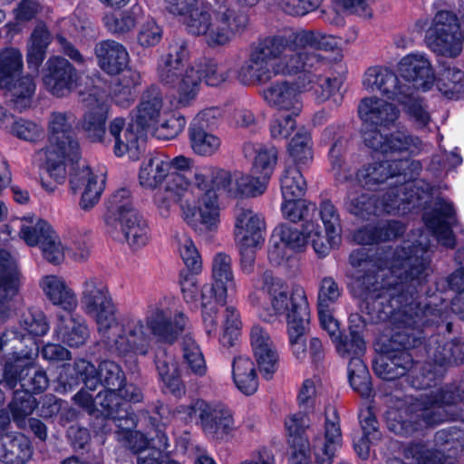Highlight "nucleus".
<instances>
[{"label": "nucleus", "instance_id": "nucleus-1", "mask_svg": "<svg viewBox=\"0 0 464 464\" xmlns=\"http://www.w3.org/2000/svg\"><path fill=\"white\" fill-rule=\"evenodd\" d=\"M423 294L414 295L413 310L409 312L411 333L420 337V344L415 350L417 357L425 353L426 362L420 366V376H414L412 385L417 390L432 388L413 399L407 395L403 405L392 408L386 412L389 430L396 435L409 437L422 433L424 430L439 425L450 419L447 406L456 404L461 399L454 386L436 387L437 381L450 367L464 361V352L459 341H447L445 336L433 334V325L439 331L450 332L451 323L436 304L426 303Z\"/></svg>", "mask_w": 464, "mask_h": 464}, {"label": "nucleus", "instance_id": "nucleus-2", "mask_svg": "<svg viewBox=\"0 0 464 464\" xmlns=\"http://www.w3.org/2000/svg\"><path fill=\"white\" fill-rule=\"evenodd\" d=\"M338 43L334 36L320 31L299 30L266 36L251 45L247 59L238 67L239 82L249 85L264 84L277 75H298V85L313 92L317 102L333 99L335 106L342 102V81L324 76L332 62L319 51H334Z\"/></svg>", "mask_w": 464, "mask_h": 464}, {"label": "nucleus", "instance_id": "nucleus-3", "mask_svg": "<svg viewBox=\"0 0 464 464\" xmlns=\"http://www.w3.org/2000/svg\"><path fill=\"white\" fill-rule=\"evenodd\" d=\"M81 305L82 311L95 320L105 349L126 361L149 353L150 334L160 342L173 343L188 323L182 312L172 315L169 308L159 304L148 306L145 322L134 314H126L117 320L116 307L108 286L96 276L82 283Z\"/></svg>", "mask_w": 464, "mask_h": 464}, {"label": "nucleus", "instance_id": "nucleus-4", "mask_svg": "<svg viewBox=\"0 0 464 464\" xmlns=\"http://www.w3.org/2000/svg\"><path fill=\"white\" fill-rule=\"evenodd\" d=\"M429 242L421 232L418 239L404 240L395 249L384 250L376 262L369 259L363 248L353 250L349 257L353 267L362 268L366 273L357 276L353 284V293L359 300L361 309L362 298L359 288L371 295V307L392 304L399 307L414 303V295H428L427 283L433 273Z\"/></svg>", "mask_w": 464, "mask_h": 464}, {"label": "nucleus", "instance_id": "nucleus-5", "mask_svg": "<svg viewBox=\"0 0 464 464\" xmlns=\"http://www.w3.org/2000/svg\"><path fill=\"white\" fill-rule=\"evenodd\" d=\"M248 301L265 322L273 323L279 316L286 318L289 346L298 361L303 362L309 356L312 362L316 363L324 359L321 340L312 337L307 346L304 339L310 313L303 287L295 286L289 293L286 282L266 270L253 278Z\"/></svg>", "mask_w": 464, "mask_h": 464}, {"label": "nucleus", "instance_id": "nucleus-6", "mask_svg": "<svg viewBox=\"0 0 464 464\" xmlns=\"http://www.w3.org/2000/svg\"><path fill=\"white\" fill-rule=\"evenodd\" d=\"M362 298L361 311L369 316L372 323L388 322L391 328L390 337H382L379 345V354L372 362L373 371L380 378L393 381L407 376V381L412 388L414 376H420V366L414 360L417 357L415 350L420 344V337L411 333L409 312L413 310L412 302L399 307L392 304L383 305L380 301V307H371V295L366 290L359 288Z\"/></svg>", "mask_w": 464, "mask_h": 464}, {"label": "nucleus", "instance_id": "nucleus-7", "mask_svg": "<svg viewBox=\"0 0 464 464\" xmlns=\"http://www.w3.org/2000/svg\"><path fill=\"white\" fill-rule=\"evenodd\" d=\"M396 169V193L394 198L389 196L383 203V208L391 215H405L423 210L422 219L426 227L441 245L453 248L456 239L450 219L455 215L452 202L443 198H432L430 187L427 183L417 185L413 180L422 170L420 160H394Z\"/></svg>", "mask_w": 464, "mask_h": 464}, {"label": "nucleus", "instance_id": "nucleus-8", "mask_svg": "<svg viewBox=\"0 0 464 464\" xmlns=\"http://www.w3.org/2000/svg\"><path fill=\"white\" fill-rule=\"evenodd\" d=\"M189 51L184 39L173 40L166 54L160 56L157 72L160 82L178 93V104L188 106L198 96L202 81L218 86L228 78V71L214 59L205 58L184 70Z\"/></svg>", "mask_w": 464, "mask_h": 464}, {"label": "nucleus", "instance_id": "nucleus-9", "mask_svg": "<svg viewBox=\"0 0 464 464\" xmlns=\"http://www.w3.org/2000/svg\"><path fill=\"white\" fill-rule=\"evenodd\" d=\"M310 420L305 414L294 413L285 420L287 441L291 449L289 464H311V450L317 464H333L335 451L342 446L340 417L334 406L324 410V435L314 436L312 444L306 435Z\"/></svg>", "mask_w": 464, "mask_h": 464}, {"label": "nucleus", "instance_id": "nucleus-10", "mask_svg": "<svg viewBox=\"0 0 464 464\" xmlns=\"http://www.w3.org/2000/svg\"><path fill=\"white\" fill-rule=\"evenodd\" d=\"M322 140L324 143L334 141L328 153L330 170L334 178L339 183L349 184L344 199L345 209L362 219H368L371 216L382 213L389 214L384 210L383 203L389 196L392 198L391 194H385L378 205L373 196L363 191L362 186L353 181L352 169L343 158L347 149V140L343 135V129L334 125L325 128L322 133Z\"/></svg>", "mask_w": 464, "mask_h": 464}, {"label": "nucleus", "instance_id": "nucleus-11", "mask_svg": "<svg viewBox=\"0 0 464 464\" xmlns=\"http://www.w3.org/2000/svg\"><path fill=\"white\" fill-rule=\"evenodd\" d=\"M77 117L71 111H53L48 119V145L35 154V160H44V168L57 183H63L67 167L74 169L81 159L80 145L73 137Z\"/></svg>", "mask_w": 464, "mask_h": 464}, {"label": "nucleus", "instance_id": "nucleus-12", "mask_svg": "<svg viewBox=\"0 0 464 464\" xmlns=\"http://www.w3.org/2000/svg\"><path fill=\"white\" fill-rule=\"evenodd\" d=\"M166 416L170 420L195 422L208 440L216 442L228 440L237 430L233 411L221 401L195 399L189 404L177 406Z\"/></svg>", "mask_w": 464, "mask_h": 464}, {"label": "nucleus", "instance_id": "nucleus-13", "mask_svg": "<svg viewBox=\"0 0 464 464\" xmlns=\"http://www.w3.org/2000/svg\"><path fill=\"white\" fill-rule=\"evenodd\" d=\"M211 284L199 286L198 306L201 307V316L204 331L209 336L218 333L217 312L218 306L226 304L228 293H236L237 284L233 271L232 257L225 252L216 253L211 261Z\"/></svg>", "mask_w": 464, "mask_h": 464}, {"label": "nucleus", "instance_id": "nucleus-14", "mask_svg": "<svg viewBox=\"0 0 464 464\" xmlns=\"http://www.w3.org/2000/svg\"><path fill=\"white\" fill-rule=\"evenodd\" d=\"M184 24L188 34L203 36L209 47L228 44L237 34L247 27L246 14L227 9L213 18L208 7L197 6L185 16Z\"/></svg>", "mask_w": 464, "mask_h": 464}, {"label": "nucleus", "instance_id": "nucleus-15", "mask_svg": "<svg viewBox=\"0 0 464 464\" xmlns=\"http://www.w3.org/2000/svg\"><path fill=\"white\" fill-rule=\"evenodd\" d=\"M443 5L440 1L435 2L430 24L429 18L422 17L415 22L414 28L418 33L426 32L425 44L430 51L454 58L460 54L463 46L459 20L454 12L443 8Z\"/></svg>", "mask_w": 464, "mask_h": 464}, {"label": "nucleus", "instance_id": "nucleus-16", "mask_svg": "<svg viewBox=\"0 0 464 464\" xmlns=\"http://www.w3.org/2000/svg\"><path fill=\"white\" fill-rule=\"evenodd\" d=\"M195 180L199 187L207 188L210 182L216 190L226 193L230 198H254L263 194L267 186L260 176L229 171L214 166H204L195 172Z\"/></svg>", "mask_w": 464, "mask_h": 464}, {"label": "nucleus", "instance_id": "nucleus-17", "mask_svg": "<svg viewBox=\"0 0 464 464\" xmlns=\"http://www.w3.org/2000/svg\"><path fill=\"white\" fill-rule=\"evenodd\" d=\"M23 55L14 47L0 50V89L8 92L11 106L23 111L29 108L35 92L34 79L22 76L16 79L23 70Z\"/></svg>", "mask_w": 464, "mask_h": 464}, {"label": "nucleus", "instance_id": "nucleus-18", "mask_svg": "<svg viewBox=\"0 0 464 464\" xmlns=\"http://www.w3.org/2000/svg\"><path fill=\"white\" fill-rule=\"evenodd\" d=\"M15 349L17 351L9 353L5 359L3 380L0 384L13 390L20 383L23 391L29 394L42 392L47 388L49 380L45 372L33 366L35 353L27 346L24 349Z\"/></svg>", "mask_w": 464, "mask_h": 464}, {"label": "nucleus", "instance_id": "nucleus-19", "mask_svg": "<svg viewBox=\"0 0 464 464\" xmlns=\"http://www.w3.org/2000/svg\"><path fill=\"white\" fill-rule=\"evenodd\" d=\"M436 447L450 452L445 455L440 450H430L420 442H411L403 448V456L415 464H455L453 455L464 450V430L451 427L438 430L434 436Z\"/></svg>", "mask_w": 464, "mask_h": 464}, {"label": "nucleus", "instance_id": "nucleus-20", "mask_svg": "<svg viewBox=\"0 0 464 464\" xmlns=\"http://www.w3.org/2000/svg\"><path fill=\"white\" fill-rule=\"evenodd\" d=\"M180 208L185 221L195 227L202 226L208 231H217L220 224V208L218 196L211 183L207 188L199 187L196 180L194 194L181 200Z\"/></svg>", "mask_w": 464, "mask_h": 464}, {"label": "nucleus", "instance_id": "nucleus-21", "mask_svg": "<svg viewBox=\"0 0 464 464\" xmlns=\"http://www.w3.org/2000/svg\"><path fill=\"white\" fill-rule=\"evenodd\" d=\"M362 140L368 148L382 154L399 155L405 158L427 153L431 144L404 129H399L383 136L378 130H364Z\"/></svg>", "mask_w": 464, "mask_h": 464}, {"label": "nucleus", "instance_id": "nucleus-22", "mask_svg": "<svg viewBox=\"0 0 464 464\" xmlns=\"http://www.w3.org/2000/svg\"><path fill=\"white\" fill-rule=\"evenodd\" d=\"M316 210L324 224L325 236L322 233L321 226L312 220L304 223V231L308 237L313 238L312 246L316 255L319 257H324L340 242L341 217L337 208L329 199L321 200Z\"/></svg>", "mask_w": 464, "mask_h": 464}, {"label": "nucleus", "instance_id": "nucleus-23", "mask_svg": "<svg viewBox=\"0 0 464 464\" xmlns=\"http://www.w3.org/2000/svg\"><path fill=\"white\" fill-rule=\"evenodd\" d=\"M169 165V179L167 180L163 192H160L155 196V204L161 216L169 215L170 209L181 200L184 197L190 193L194 194V187L187 178L183 171L189 169L191 160L185 156L179 155L174 158L167 156Z\"/></svg>", "mask_w": 464, "mask_h": 464}, {"label": "nucleus", "instance_id": "nucleus-24", "mask_svg": "<svg viewBox=\"0 0 464 464\" xmlns=\"http://www.w3.org/2000/svg\"><path fill=\"white\" fill-rule=\"evenodd\" d=\"M72 370L76 374L75 380L82 381L91 392L95 391L99 385L108 389H121L126 382L121 367L111 360L101 362L96 369L89 361L79 359L74 362Z\"/></svg>", "mask_w": 464, "mask_h": 464}, {"label": "nucleus", "instance_id": "nucleus-25", "mask_svg": "<svg viewBox=\"0 0 464 464\" xmlns=\"http://www.w3.org/2000/svg\"><path fill=\"white\" fill-rule=\"evenodd\" d=\"M363 87L369 92H378L388 100L398 103H406L413 94V87L401 80L391 69L383 66H372L364 72Z\"/></svg>", "mask_w": 464, "mask_h": 464}, {"label": "nucleus", "instance_id": "nucleus-26", "mask_svg": "<svg viewBox=\"0 0 464 464\" xmlns=\"http://www.w3.org/2000/svg\"><path fill=\"white\" fill-rule=\"evenodd\" d=\"M363 87L369 92H378L388 100L398 103H406L413 94V87L401 80L391 69L383 66H372L364 72Z\"/></svg>", "mask_w": 464, "mask_h": 464}, {"label": "nucleus", "instance_id": "nucleus-27", "mask_svg": "<svg viewBox=\"0 0 464 464\" xmlns=\"http://www.w3.org/2000/svg\"><path fill=\"white\" fill-rule=\"evenodd\" d=\"M179 251L188 268L179 276L182 296L188 304L198 308L199 284L197 275L202 271V259L193 240L185 235L179 239Z\"/></svg>", "mask_w": 464, "mask_h": 464}, {"label": "nucleus", "instance_id": "nucleus-28", "mask_svg": "<svg viewBox=\"0 0 464 464\" xmlns=\"http://www.w3.org/2000/svg\"><path fill=\"white\" fill-rule=\"evenodd\" d=\"M81 76L76 68L65 58L51 56L43 72V83L53 96H68L80 82Z\"/></svg>", "mask_w": 464, "mask_h": 464}, {"label": "nucleus", "instance_id": "nucleus-29", "mask_svg": "<svg viewBox=\"0 0 464 464\" xmlns=\"http://www.w3.org/2000/svg\"><path fill=\"white\" fill-rule=\"evenodd\" d=\"M108 130L111 138L107 139V145L113 143L115 156L127 155L132 160L139 159L144 141V131L139 124L133 121L126 124L123 118L117 117L110 122Z\"/></svg>", "mask_w": 464, "mask_h": 464}, {"label": "nucleus", "instance_id": "nucleus-30", "mask_svg": "<svg viewBox=\"0 0 464 464\" xmlns=\"http://www.w3.org/2000/svg\"><path fill=\"white\" fill-rule=\"evenodd\" d=\"M233 234L237 246H261L265 241V218L252 208L237 205Z\"/></svg>", "mask_w": 464, "mask_h": 464}, {"label": "nucleus", "instance_id": "nucleus-31", "mask_svg": "<svg viewBox=\"0 0 464 464\" xmlns=\"http://www.w3.org/2000/svg\"><path fill=\"white\" fill-rule=\"evenodd\" d=\"M302 92L297 77L295 82L280 80L272 82L263 90L262 97L271 108L297 116L303 110Z\"/></svg>", "mask_w": 464, "mask_h": 464}, {"label": "nucleus", "instance_id": "nucleus-32", "mask_svg": "<svg viewBox=\"0 0 464 464\" xmlns=\"http://www.w3.org/2000/svg\"><path fill=\"white\" fill-rule=\"evenodd\" d=\"M84 102L87 111L81 121L82 130L91 140L107 145L105 124L110 107L107 97L92 91Z\"/></svg>", "mask_w": 464, "mask_h": 464}, {"label": "nucleus", "instance_id": "nucleus-33", "mask_svg": "<svg viewBox=\"0 0 464 464\" xmlns=\"http://www.w3.org/2000/svg\"><path fill=\"white\" fill-rule=\"evenodd\" d=\"M166 413H170L168 406L163 404L157 408L156 415L150 418L151 430L154 431L153 437L150 432V440L153 446L149 450H141L137 458V464H163L166 459L164 450L169 447V438L165 433L166 427L170 423L169 416Z\"/></svg>", "mask_w": 464, "mask_h": 464}, {"label": "nucleus", "instance_id": "nucleus-34", "mask_svg": "<svg viewBox=\"0 0 464 464\" xmlns=\"http://www.w3.org/2000/svg\"><path fill=\"white\" fill-rule=\"evenodd\" d=\"M398 71L404 82L414 88L430 90L435 82V73L427 54L414 52L403 56L398 63Z\"/></svg>", "mask_w": 464, "mask_h": 464}, {"label": "nucleus", "instance_id": "nucleus-35", "mask_svg": "<svg viewBox=\"0 0 464 464\" xmlns=\"http://www.w3.org/2000/svg\"><path fill=\"white\" fill-rule=\"evenodd\" d=\"M358 114L363 121V130H377L380 127L393 125L399 119V109L378 97H368L361 101L358 106Z\"/></svg>", "mask_w": 464, "mask_h": 464}, {"label": "nucleus", "instance_id": "nucleus-36", "mask_svg": "<svg viewBox=\"0 0 464 464\" xmlns=\"http://www.w3.org/2000/svg\"><path fill=\"white\" fill-rule=\"evenodd\" d=\"M280 242L274 245L268 252L270 262L276 266H281L288 261L293 253L302 251L307 243L312 244V237H308L304 231V223L302 231L291 227L287 225H282L276 229Z\"/></svg>", "mask_w": 464, "mask_h": 464}, {"label": "nucleus", "instance_id": "nucleus-37", "mask_svg": "<svg viewBox=\"0 0 464 464\" xmlns=\"http://www.w3.org/2000/svg\"><path fill=\"white\" fill-rule=\"evenodd\" d=\"M250 344L260 372L270 379L277 369L278 353L268 332L260 325L250 330Z\"/></svg>", "mask_w": 464, "mask_h": 464}, {"label": "nucleus", "instance_id": "nucleus-38", "mask_svg": "<svg viewBox=\"0 0 464 464\" xmlns=\"http://www.w3.org/2000/svg\"><path fill=\"white\" fill-rule=\"evenodd\" d=\"M70 183L73 190L83 189L80 206L88 210L99 202L105 187V176L102 172H93L86 166L72 174Z\"/></svg>", "mask_w": 464, "mask_h": 464}, {"label": "nucleus", "instance_id": "nucleus-39", "mask_svg": "<svg viewBox=\"0 0 464 464\" xmlns=\"http://www.w3.org/2000/svg\"><path fill=\"white\" fill-rule=\"evenodd\" d=\"M94 55L100 69L109 75L121 73L130 63L127 48L111 39L98 42L94 46Z\"/></svg>", "mask_w": 464, "mask_h": 464}, {"label": "nucleus", "instance_id": "nucleus-40", "mask_svg": "<svg viewBox=\"0 0 464 464\" xmlns=\"http://www.w3.org/2000/svg\"><path fill=\"white\" fill-rule=\"evenodd\" d=\"M23 284V275L16 260L6 251H0V319L8 310L7 303L18 294Z\"/></svg>", "mask_w": 464, "mask_h": 464}, {"label": "nucleus", "instance_id": "nucleus-41", "mask_svg": "<svg viewBox=\"0 0 464 464\" xmlns=\"http://www.w3.org/2000/svg\"><path fill=\"white\" fill-rule=\"evenodd\" d=\"M396 175L394 160L377 161L360 169L353 181L368 189H376L380 185L388 183L390 190L386 194L394 198L392 192L396 193Z\"/></svg>", "mask_w": 464, "mask_h": 464}, {"label": "nucleus", "instance_id": "nucleus-42", "mask_svg": "<svg viewBox=\"0 0 464 464\" xmlns=\"http://www.w3.org/2000/svg\"><path fill=\"white\" fill-rule=\"evenodd\" d=\"M53 334L56 341L71 348H78L87 343L90 330L84 319L72 313L58 314Z\"/></svg>", "mask_w": 464, "mask_h": 464}, {"label": "nucleus", "instance_id": "nucleus-43", "mask_svg": "<svg viewBox=\"0 0 464 464\" xmlns=\"http://www.w3.org/2000/svg\"><path fill=\"white\" fill-rule=\"evenodd\" d=\"M40 287L53 305L68 313H73L76 310L77 295L64 278L54 275L45 276L40 281Z\"/></svg>", "mask_w": 464, "mask_h": 464}, {"label": "nucleus", "instance_id": "nucleus-44", "mask_svg": "<svg viewBox=\"0 0 464 464\" xmlns=\"http://www.w3.org/2000/svg\"><path fill=\"white\" fill-rule=\"evenodd\" d=\"M167 155L150 154L145 157L139 169V184L145 189H156L169 179Z\"/></svg>", "mask_w": 464, "mask_h": 464}, {"label": "nucleus", "instance_id": "nucleus-45", "mask_svg": "<svg viewBox=\"0 0 464 464\" xmlns=\"http://www.w3.org/2000/svg\"><path fill=\"white\" fill-rule=\"evenodd\" d=\"M136 213L138 211L134 208L130 190L125 188L116 190L107 201V211L104 215L109 232L113 234L119 222Z\"/></svg>", "mask_w": 464, "mask_h": 464}, {"label": "nucleus", "instance_id": "nucleus-46", "mask_svg": "<svg viewBox=\"0 0 464 464\" xmlns=\"http://www.w3.org/2000/svg\"><path fill=\"white\" fill-rule=\"evenodd\" d=\"M33 454L31 442L22 433H5L0 437V461L5 464H24Z\"/></svg>", "mask_w": 464, "mask_h": 464}, {"label": "nucleus", "instance_id": "nucleus-47", "mask_svg": "<svg viewBox=\"0 0 464 464\" xmlns=\"http://www.w3.org/2000/svg\"><path fill=\"white\" fill-rule=\"evenodd\" d=\"M246 157L253 154L252 172L268 182L277 162V150L273 145L246 143L243 148Z\"/></svg>", "mask_w": 464, "mask_h": 464}, {"label": "nucleus", "instance_id": "nucleus-48", "mask_svg": "<svg viewBox=\"0 0 464 464\" xmlns=\"http://www.w3.org/2000/svg\"><path fill=\"white\" fill-rule=\"evenodd\" d=\"M167 109L163 108L162 97L158 88L151 87L142 95L137 108L135 123L144 130L151 129Z\"/></svg>", "mask_w": 464, "mask_h": 464}, {"label": "nucleus", "instance_id": "nucleus-49", "mask_svg": "<svg viewBox=\"0 0 464 464\" xmlns=\"http://www.w3.org/2000/svg\"><path fill=\"white\" fill-rule=\"evenodd\" d=\"M405 231L402 223L391 220L378 226H365L354 234L355 241L360 245H372L379 242L394 240Z\"/></svg>", "mask_w": 464, "mask_h": 464}, {"label": "nucleus", "instance_id": "nucleus-50", "mask_svg": "<svg viewBox=\"0 0 464 464\" xmlns=\"http://www.w3.org/2000/svg\"><path fill=\"white\" fill-rule=\"evenodd\" d=\"M121 389L105 388L96 395V415L112 421L115 426L126 417L132 415L128 409H122Z\"/></svg>", "mask_w": 464, "mask_h": 464}, {"label": "nucleus", "instance_id": "nucleus-51", "mask_svg": "<svg viewBox=\"0 0 464 464\" xmlns=\"http://www.w3.org/2000/svg\"><path fill=\"white\" fill-rule=\"evenodd\" d=\"M155 365L160 379L165 388L175 396L185 393V387L180 379L174 357L166 351H160L155 357Z\"/></svg>", "mask_w": 464, "mask_h": 464}, {"label": "nucleus", "instance_id": "nucleus-52", "mask_svg": "<svg viewBox=\"0 0 464 464\" xmlns=\"http://www.w3.org/2000/svg\"><path fill=\"white\" fill-rule=\"evenodd\" d=\"M52 40L53 36L45 24H39L35 26L27 44L26 61L30 69L38 71Z\"/></svg>", "mask_w": 464, "mask_h": 464}, {"label": "nucleus", "instance_id": "nucleus-53", "mask_svg": "<svg viewBox=\"0 0 464 464\" xmlns=\"http://www.w3.org/2000/svg\"><path fill=\"white\" fill-rule=\"evenodd\" d=\"M232 375L237 388L246 395L255 393L258 380L253 361L243 355L236 357L232 363Z\"/></svg>", "mask_w": 464, "mask_h": 464}, {"label": "nucleus", "instance_id": "nucleus-54", "mask_svg": "<svg viewBox=\"0 0 464 464\" xmlns=\"http://www.w3.org/2000/svg\"><path fill=\"white\" fill-rule=\"evenodd\" d=\"M118 229L121 231L132 249L143 247L148 244L150 237L148 223L139 213L119 222L116 230Z\"/></svg>", "mask_w": 464, "mask_h": 464}, {"label": "nucleus", "instance_id": "nucleus-55", "mask_svg": "<svg viewBox=\"0 0 464 464\" xmlns=\"http://www.w3.org/2000/svg\"><path fill=\"white\" fill-rule=\"evenodd\" d=\"M188 135L190 147L193 152L198 156L211 157L217 154L221 148V138L201 126L190 125Z\"/></svg>", "mask_w": 464, "mask_h": 464}, {"label": "nucleus", "instance_id": "nucleus-56", "mask_svg": "<svg viewBox=\"0 0 464 464\" xmlns=\"http://www.w3.org/2000/svg\"><path fill=\"white\" fill-rule=\"evenodd\" d=\"M144 20V11L139 5L119 14H106L103 18L105 27L111 34H121L131 31L137 24Z\"/></svg>", "mask_w": 464, "mask_h": 464}, {"label": "nucleus", "instance_id": "nucleus-57", "mask_svg": "<svg viewBox=\"0 0 464 464\" xmlns=\"http://www.w3.org/2000/svg\"><path fill=\"white\" fill-rule=\"evenodd\" d=\"M137 420L135 415H130L123 421L117 423L116 438L134 453L140 455L141 450H149V439L140 431L135 430Z\"/></svg>", "mask_w": 464, "mask_h": 464}, {"label": "nucleus", "instance_id": "nucleus-58", "mask_svg": "<svg viewBox=\"0 0 464 464\" xmlns=\"http://www.w3.org/2000/svg\"><path fill=\"white\" fill-rule=\"evenodd\" d=\"M20 326L29 335V337L26 338L29 344H26V346L33 350H34V347L36 346L34 336H44L50 329L47 317L44 312L34 309H29L23 314L20 320ZM21 336L22 339L25 340L24 334H21Z\"/></svg>", "mask_w": 464, "mask_h": 464}, {"label": "nucleus", "instance_id": "nucleus-59", "mask_svg": "<svg viewBox=\"0 0 464 464\" xmlns=\"http://www.w3.org/2000/svg\"><path fill=\"white\" fill-rule=\"evenodd\" d=\"M437 88L449 99H459L464 94V72L456 67H444L439 73Z\"/></svg>", "mask_w": 464, "mask_h": 464}, {"label": "nucleus", "instance_id": "nucleus-60", "mask_svg": "<svg viewBox=\"0 0 464 464\" xmlns=\"http://www.w3.org/2000/svg\"><path fill=\"white\" fill-rule=\"evenodd\" d=\"M288 153L295 167L301 168L310 164L314 158L311 134L305 130H299L288 144Z\"/></svg>", "mask_w": 464, "mask_h": 464}, {"label": "nucleus", "instance_id": "nucleus-61", "mask_svg": "<svg viewBox=\"0 0 464 464\" xmlns=\"http://www.w3.org/2000/svg\"><path fill=\"white\" fill-rule=\"evenodd\" d=\"M185 125L186 119L179 112L167 109L151 130L157 139L168 140L176 138Z\"/></svg>", "mask_w": 464, "mask_h": 464}, {"label": "nucleus", "instance_id": "nucleus-62", "mask_svg": "<svg viewBox=\"0 0 464 464\" xmlns=\"http://www.w3.org/2000/svg\"><path fill=\"white\" fill-rule=\"evenodd\" d=\"M53 233L45 220L31 217L22 220L19 235L28 246H39Z\"/></svg>", "mask_w": 464, "mask_h": 464}, {"label": "nucleus", "instance_id": "nucleus-63", "mask_svg": "<svg viewBox=\"0 0 464 464\" xmlns=\"http://www.w3.org/2000/svg\"><path fill=\"white\" fill-rule=\"evenodd\" d=\"M455 259L459 267L448 278L449 286L457 291L451 301V311L464 321V249L456 252Z\"/></svg>", "mask_w": 464, "mask_h": 464}, {"label": "nucleus", "instance_id": "nucleus-64", "mask_svg": "<svg viewBox=\"0 0 464 464\" xmlns=\"http://www.w3.org/2000/svg\"><path fill=\"white\" fill-rule=\"evenodd\" d=\"M283 198H295L304 196L307 186L299 167L289 166L285 169L280 178Z\"/></svg>", "mask_w": 464, "mask_h": 464}]
</instances>
